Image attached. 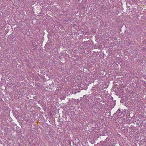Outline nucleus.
I'll return each instance as SVG.
<instances>
[{"label":"nucleus","mask_w":146,"mask_h":146,"mask_svg":"<svg viewBox=\"0 0 146 146\" xmlns=\"http://www.w3.org/2000/svg\"><path fill=\"white\" fill-rule=\"evenodd\" d=\"M120 110H117V111L116 113H117V114H118L120 113Z\"/></svg>","instance_id":"obj_1"}]
</instances>
